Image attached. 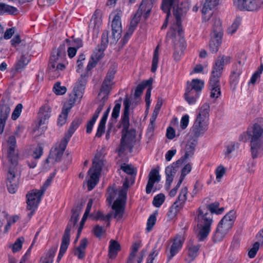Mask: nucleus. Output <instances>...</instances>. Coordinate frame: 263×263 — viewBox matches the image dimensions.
<instances>
[{"instance_id":"14","label":"nucleus","mask_w":263,"mask_h":263,"mask_svg":"<svg viewBox=\"0 0 263 263\" xmlns=\"http://www.w3.org/2000/svg\"><path fill=\"white\" fill-rule=\"evenodd\" d=\"M113 17L112 21V34L111 39H112V43L116 42L121 36V33L122 31L121 21V17L122 15V12L120 10H116L112 12L111 14Z\"/></svg>"},{"instance_id":"7","label":"nucleus","mask_w":263,"mask_h":263,"mask_svg":"<svg viewBox=\"0 0 263 263\" xmlns=\"http://www.w3.org/2000/svg\"><path fill=\"white\" fill-rule=\"evenodd\" d=\"M210 105L205 103L199 108L196 120L192 128L193 136L198 138L208 130L209 124Z\"/></svg>"},{"instance_id":"30","label":"nucleus","mask_w":263,"mask_h":263,"mask_svg":"<svg viewBox=\"0 0 263 263\" xmlns=\"http://www.w3.org/2000/svg\"><path fill=\"white\" fill-rule=\"evenodd\" d=\"M219 0H214L212 5L208 2L204 3L202 9V19L204 22L208 21L212 15V9L219 4Z\"/></svg>"},{"instance_id":"36","label":"nucleus","mask_w":263,"mask_h":263,"mask_svg":"<svg viewBox=\"0 0 263 263\" xmlns=\"http://www.w3.org/2000/svg\"><path fill=\"white\" fill-rule=\"evenodd\" d=\"M82 119L81 118L75 119L71 123L68 131L65 133L67 138H70L79 126L81 124Z\"/></svg>"},{"instance_id":"58","label":"nucleus","mask_w":263,"mask_h":263,"mask_svg":"<svg viewBox=\"0 0 263 263\" xmlns=\"http://www.w3.org/2000/svg\"><path fill=\"white\" fill-rule=\"evenodd\" d=\"M7 186L9 193L14 194L17 189V181H13V182L12 181L7 182Z\"/></svg>"},{"instance_id":"54","label":"nucleus","mask_w":263,"mask_h":263,"mask_svg":"<svg viewBox=\"0 0 263 263\" xmlns=\"http://www.w3.org/2000/svg\"><path fill=\"white\" fill-rule=\"evenodd\" d=\"M240 23V20L239 18H236L232 25L229 28L228 32L229 34H232L234 33L237 30Z\"/></svg>"},{"instance_id":"21","label":"nucleus","mask_w":263,"mask_h":263,"mask_svg":"<svg viewBox=\"0 0 263 263\" xmlns=\"http://www.w3.org/2000/svg\"><path fill=\"white\" fill-rule=\"evenodd\" d=\"M187 193L188 191L186 187H184L181 190L177 200L170 208V212L175 214L183 208L187 200Z\"/></svg>"},{"instance_id":"6","label":"nucleus","mask_w":263,"mask_h":263,"mask_svg":"<svg viewBox=\"0 0 263 263\" xmlns=\"http://www.w3.org/2000/svg\"><path fill=\"white\" fill-rule=\"evenodd\" d=\"M67 64L64 50L60 47L54 49L51 52L48 71L49 76L53 79L59 77Z\"/></svg>"},{"instance_id":"50","label":"nucleus","mask_w":263,"mask_h":263,"mask_svg":"<svg viewBox=\"0 0 263 263\" xmlns=\"http://www.w3.org/2000/svg\"><path fill=\"white\" fill-rule=\"evenodd\" d=\"M24 238L22 237L18 238L12 247V250L13 253L17 252L21 250Z\"/></svg>"},{"instance_id":"13","label":"nucleus","mask_w":263,"mask_h":263,"mask_svg":"<svg viewBox=\"0 0 263 263\" xmlns=\"http://www.w3.org/2000/svg\"><path fill=\"white\" fill-rule=\"evenodd\" d=\"M152 8V4L148 3V0H142L138 11L130 22L128 29L134 31L141 20L142 15H143L144 20L147 19L150 15Z\"/></svg>"},{"instance_id":"59","label":"nucleus","mask_w":263,"mask_h":263,"mask_svg":"<svg viewBox=\"0 0 263 263\" xmlns=\"http://www.w3.org/2000/svg\"><path fill=\"white\" fill-rule=\"evenodd\" d=\"M22 105L21 104H18L16 106L15 109L12 114L11 118L13 120H16L20 116L22 111Z\"/></svg>"},{"instance_id":"26","label":"nucleus","mask_w":263,"mask_h":263,"mask_svg":"<svg viewBox=\"0 0 263 263\" xmlns=\"http://www.w3.org/2000/svg\"><path fill=\"white\" fill-rule=\"evenodd\" d=\"M73 105L74 101L72 99H71L70 101H68V102L64 104L62 112L59 115L57 123L58 125L62 126L66 123L68 114Z\"/></svg>"},{"instance_id":"11","label":"nucleus","mask_w":263,"mask_h":263,"mask_svg":"<svg viewBox=\"0 0 263 263\" xmlns=\"http://www.w3.org/2000/svg\"><path fill=\"white\" fill-rule=\"evenodd\" d=\"M103 165V160L97 156H95L92 161V166L88 172L89 175V178L88 180V189L89 191L92 190L98 183Z\"/></svg>"},{"instance_id":"42","label":"nucleus","mask_w":263,"mask_h":263,"mask_svg":"<svg viewBox=\"0 0 263 263\" xmlns=\"http://www.w3.org/2000/svg\"><path fill=\"white\" fill-rule=\"evenodd\" d=\"M75 225H73V223L71 222H69L64 232V234L63 236L62 242L64 243L67 245L69 244V241H70V231L73 227H74Z\"/></svg>"},{"instance_id":"10","label":"nucleus","mask_w":263,"mask_h":263,"mask_svg":"<svg viewBox=\"0 0 263 263\" xmlns=\"http://www.w3.org/2000/svg\"><path fill=\"white\" fill-rule=\"evenodd\" d=\"M51 179H48L40 190H32L27 195V209L30 211L29 214L30 216L33 214V213L37 209V207L41 201V197L44 194L47 187L50 183Z\"/></svg>"},{"instance_id":"28","label":"nucleus","mask_w":263,"mask_h":263,"mask_svg":"<svg viewBox=\"0 0 263 263\" xmlns=\"http://www.w3.org/2000/svg\"><path fill=\"white\" fill-rule=\"evenodd\" d=\"M242 69L240 62L233 65L230 76V82L231 85L235 86L238 83L239 77L242 72Z\"/></svg>"},{"instance_id":"41","label":"nucleus","mask_w":263,"mask_h":263,"mask_svg":"<svg viewBox=\"0 0 263 263\" xmlns=\"http://www.w3.org/2000/svg\"><path fill=\"white\" fill-rule=\"evenodd\" d=\"M237 147V144L234 142H231L228 143L223 150L225 157L228 159L231 158V154L235 151Z\"/></svg>"},{"instance_id":"52","label":"nucleus","mask_w":263,"mask_h":263,"mask_svg":"<svg viewBox=\"0 0 263 263\" xmlns=\"http://www.w3.org/2000/svg\"><path fill=\"white\" fill-rule=\"evenodd\" d=\"M151 82L149 81H147L146 82H144L141 84H139L135 92V96L136 97H140L141 94L142 93L143 89L148 85L151 84Z\"/></svg>"},{"instance_id":"5","label":"nucleus","mask_w":263,"mask_h":263,"mask_svg":"<svg viewBox=\"0 0 263 263\" xmlns=\"http://www.w3.org/2000/svg\"><path fill=\"white\" fill-rule=\"evenodd\" d=\"M128 186V182L126 181L123 183V189L115 190L112 187H110L108 190L107 200L109 203L117 197L112 206L115 211L114 218L117 220L121 219L123 217Z\"/></svg>"},{"instance_id":"2","label":"nucleus","mask_w":263,"mask_h":263,"mask_svg":"<svg viewBox=\"0 0 263 263\" xmlns=\"http://www.w3.org/2000/svg\"><path fill=\"white\" fill-rule=\"evenodd\" d=\"M124 113L122 117L123 134L121 139V143L118 150L119 155L121 156L128 153H131L135 142L136 131L134 129L128 130L129 125V110L130 102L128 99L124 100Z\"/></svg>"},{"instance_id":"45","label":"nucleus","mask_w":263,"mask_h":263,"mask_svg":"<svg viewBox=\"0 0 263 263\" xmlns=\"http://www.w3.org/2000/svg\"><path fill=\"white\" fill-rule=\"evenodd\" d=\"M63 153L64 152H61V151H59L55 147L52 148L50 151L49 159H52L54 160L55 161L58 162L60 160Z\"/></svg>"},{"instance_id":"55","label":"nucleus","mask_w":263,"mask_h":263,"mask_svg":"<svg viewBox=\"0 0 263 263\" xmlns=\"http://www.w3.org/2000/svg\"><path fill=\"white\" fill-rule=\"evenodd\" d=\"M53 90L57 95H62L66 92V88L65 86H61L59 83H57L53 87Z\"/></svg>"},{"instance_id":"17","label":"nucleus","mask_w":263,"mask_h":263,"mask_svg":"<svg viewBox=\"0 0 263 263\" xmlns=\"http://www.w3.org/2000/svg\"><path fill=\"white\" fill-rule=\"evenodd\" d=\"M51 108L48 104L42 105L38 112V128L44 131L47 129L49 119L51 117Z\"/></svg>"},{"instance_id":"60","label":"nucleus","mask_w":263,"mask_h":263,"mask_svg":"<svg viewBox=\"0 0 263 263\" xmlns=\"http://www.w3.org/2000/svg\"><path fill=\"white\" fill-rule=\"evenodd\" d=\"M156 221V217L154 215H151L147 221V230L148 231L152 230V228L155 225Z\"/></svg>"},{"instance_id":"61","label":"nucleus","mask_w":263,"mask_h":263,"mask_svg":"<svg viewBox=\"0 0 263 263\" xmlns=\"http://www.w3.org/2000/svg\"><path fill=\"white\" fill-rule=\"evenodd\" d=\"M203 186V183L199 181H197L194 185V189L192 192L193 195H195L200 193L202 190Z\"/></svg>"},{"instance_id":"12","label":"nucleus","mask_w":263,"mask_h":263,"mask_svg":"<svg viewBox=\"0 0 263 263\" xmlns=\"http://www.w3.org/2000/svg\"><path fill=\"white\" fill-rule=\"evenodd\" d=\"M221 25V23L219 19L215 18L214 20L211 39L209 43L210 50L213 53H216L218 51L221 43L222 32Z\"/></svg>"},{"instance_id":"33","label":"nucleus","mask_w":263,"mask_h":263,"mask_svg":"<svg viewBox=\"0 0 263 263\" xmlns=\"http://www.w3.org/2000/svg\"><path fill=\"white\" fill-rule=\"evenodd\" d=\"M197 140H193L192 141H189L186 144L185 148V154L181 159L182 160V162L185 159L191 157L194 153L196 145L197 144Z\"/></svg>"},{"instance_id":"16","label":"nucleus","mask_w":263,"mask_h":263,"mask_svg":"<svg viewBox=\"0 0 263 263\" xmlns=\"http://www.w3.org/2000/svg\"><path fill=\"white\" fill-rule=\"evenodd\" d=\"M86 83V75L82 74L76 82L73 88V93L70 95L68 101H70L71 99H73L74 104L77 101H80L83 96Z\"/></svg>"},{"instance_id":"24","label":"nucleus","mask_w":263,"mask_h":263,"mask_svg":"<svg viewBox=\"0 0 263 263\" xmlns=\"http://www.w3.org/2000/svg\"><path fill=\"white\" fill-rule=\"evenodd\" d=\"M161 179V176L159 171L156 169H153L148 174V180L146 187V192L150 194L155 183H158Z\"/></svg>"},{"instance_id":"57","label":"nucleus","mask_w":263,"mask_h":263,"mask_svg":"<svg viewBox=\"0 0 263 263\" xmlns=\"http://www.w3.org/2000/svg\"><path fill=\"white\" fill-rule=\"evenodd\" d=\"M259 243L256 242L253 246V247L249 250L248 256L250 258H252L255 257L257 251L259 249Z\"/></svg>"},{"instance_id":"27","label":"nucleus","mask_w":263,"mask_h":263,"mask_svg":"<svg viewBox=\"0 0 263 263\" xmlns=\"http://www.w3.org/2000/svg\"><path fill=\"white\" fill-rule=\"evenodd\" d=\"M108 43V32H104L102 35V42L100 45L98 46L93 52V57L97 59H100L102 58L104 51L106 48Z\"/></svg>"},{"instance_id":"25","label":"nucleus","mask_w":263,"mask_h":263,"mask_svg":"<svg viewBox=\"0 0 263 263\" xmlns=\"http://www.w3.org/2000/svg\"><path fill=\"white\" fill-rule=\"evenodd\" d=\"M16 139L14 136H11L8 140V155L9 160L12 164H15L17 160V155L15 153Z\"/></svg>"},{"instance_id":"9","label":"nucleus","mask_w":263,"mask_h":263,"mask_svg":"<svg viewBox=\"0 0 263 263\" xmlns=\"http://www.w3.org/2000/svg\"><path fill=\"white\" fill-rule=\"evenodd\" d=\"M203 87L204 82L200 79H194L187 82L184 99L190 105L196 102Z\"/></svg>"},{"instance_id":"20","label":"nucleus","mask_w":263,"mask_h":263,"mask_svg":"<svg viewBox=\"0 0 263 263\" xmlns=\"http://www.w3.org/2000/svg\"><path fill=\"white\" fill-rule=\"evenodd\" d=\"M184 241V237L182 234H178L172 240L169 253L167 254V261H170L181 249Z\"/></svg>"},{"instance_id":"8","label":"nucleus","mask_w":263,"mask_h":263,"mask_svg":"<svg viewBox=\"0 0 263 263\" xmlns=\"http://www.w3.org/2000/svg\"><path fill=\"white\" fill-rule=\"evenodd\" d=\"M235 212L230 211L219 222L214 235V240H221L231 229L236 218Z\"/></svg>"},{"instance_id":"48","label":"nucleus","mask_w":263,"mask_h":263,"mask_svg":"<svg viewBox=\"0 0 263 263\" xmlns=\"http://www.w3.org/2000/svg\"><path fill=\"white\" fill-rule=\"evenodd\" d=\"M192 170V166L190 164H187L184 165L181 171V174L178 181V185H180L184 179L185 177Z\"/></svg>"},{"instance_id":"1","label":"nucleus","mask_w":263,"mask_h":263,"mask_svg":"<svg viewBox=\"0 0 263 263\" xmlns=\"http://www.w3.org/2000/svg\"><path fill=\"white\" fill-rule=\"evenodd\" d=\"M179 0H163L161 9L164 12L166 13L165 22L162 26V29L167 27V20L171 14V8H173V15L176 18V24H174L168 32L167 37H173L177 32L179 35L182 31L181 27V17L189 10V4L187 2L179 4Z\"/></svg>"},{"instance_id":"44","label":"nucleus","mask_w":263,"mask_h":263,"mask_svg":"<svg viewBox=\"0 0 263 263\" xmlns=\"http://www.w3.org/2000/svg\"><path fill=\"white\" fill-rule=\"evenodd\" d=\"M159 61V46H157L154 51V55L152 60V65L151 71L155 72L158 67V63Z\"/></svg>"},{"instance_id":"37","label":"nucleus","mask_w":263,"mask_h":263,"mask_svg":"<svg viewBox=\"0 0 263 263\" xmlns=\"http://www.w3.org/2000/svg\"><path fill=\"white\" fill-rule=\"evenodd\" d=\"M57 249V245L52 247L45 256L42 257L41 263H52Z\"/></svg>"},{"instance_id":"47","label":"nucleus","mask_w":263,"mask_h":263,"mask_svg":"<svg viewBox=\"0 0 263 263\" xmlns=\"http://www.w3.org/2000/svg\"><path fill=\"white\" fill-rule=\"evenodd\" d=\"M226 172V168L222 165H219L215 170L216 179L220 182Z\"/></svg>"},{"instance_id":"35","label":"nucleus","mask_w":263,"mask_h":263,"mask_svg":"<svg viewBox=\"0 0 263 263\" xmlns=\"http://www.w3.org/2000/svg\"><path fill=\"white\" fill-rule=\"evenodd\" d=\"M120 250V246L119 243L115 240H111L109 246L108 256L109 258H115Z\"/></svg>"},{"instance_id":"34","label":"nucleus","mask_w":263,"mask_h":263,"mask_svg":"<svg viewBox=\"0 0 263 263\" xmlns=\"http://www.w3.org/2000/svg\"><path fill=\"white\" fill-rule=\"evenodd\" d=\"M88 243V240L86 238L82 239L79 247H77L74 251V255L79 258L82 259L85 256V249Z\"/></svg>"},{"instance_id":"39","label":"nucleus","mask_w":263,"mask_h":263,"mask_svg":"<svg viewBox=\"0 0 263 263\" xmlns=\"http://www.w3.org/2000/svg\"><path fill=\"white\" fill-rule=\"evenodd\" d=\"M10 112V108L7 104L0 103V120L7 121Z\"/></svg>"},{"instance_id":"15","label":"nucleus","mask_w":263,"mask_h":263,"mask_svg":"<svg viewBox=\"0 0 263 263\" xmlns=\"http://www.w3.org/2000/svg\"><path fill=\"white\" fill-rule=\"evenodd\" d=\"M117 69L115 66L111 67L103 82L101 88L100 89V93H103L104 96L103 97V102L102 103L104 104V102L107 100V96L109 93L110 90L111 88V86L113 84V80L114 79L115 74L116 72Z\"/></svg>"},{"instance_id":"51","label":"nucleus","mask_w":263,"mask_h":263,"mask_svg":"<svg viewBox=\"0 0 263 263\" xmlns=\"http://www.w3.org/2000/svg\"><path fill=\"white\" fill-rule=\"evenodd\" d=\"M16 11L14 7L8 5L0 3V14L5 13H12Z\"/></svg>"},{"instance_id":"32","label":"nucleus","mask_w":263,"mask_h":263,"mask_svg":"<svg viewBox=\"0 0 263 263\" xmlns=\"http://www.w3.org/2000/svg\"><path fill=\"white\" fill-rule=\"evenodd\" d=\"M104 107V104L101 103L97 109L95 111V112L93 115L91 119L87 122V126H86V132L88 134H90L92 130V128L93 125L95 124L96 121H97L100 113Z\"/></svg>"},{"instance_id":"49","label":"nucleus","mask_w":263,"mask_h":263,"mask_svg":"<svg viewBox=\"0 0 263 263\" xmlns=\"http://www.w3.org/2000/svg\"><path fill=\"white\" fill-rule=\"evenodd\" d=\"M70 139V138H67L66 135H65L64 138L59 143H57L56 144L54 147L58 149L59 151H61V152H64Z\"/></svg>"},{"instance_id":"62","label":"nucleus","mask_w":263,"mask_h":263,"mask_svg":"<svg viewBox=\"0 0 263 263\" xmlns=\"http://www.w3.org/2000/svg\"><path fill=\"white\" fill-rule=\"evenodd\" d=\"M189 123V116L188 115H184L180 121V127L182 129L186 128Z\"/></svg>"},{"instance_id":"4","label":"nucleus","mask_w":263,"mask_h":263,"mask_svg":"<svg viewBox=\"0 0 263 263\" xmlns=\"http://www.w3.org/2000/svg\"><path fill=\"white\" fill-rule=\"evenodd\" d=\"M231 59L229 56L220 55L215 60L212 67L209 80L210 98L216 100L221 95L220 78L221 76L224 65L230 63Z\"/></svg>"},{"instance_id":"18","label":"nucleus","mask_w":263,"mask_h":263,"mask_svg":"<svg viewBox=\"0 0 263 263\" xmlns=\"http://www.w3.org/2000/svg\"><path fill=\"white\" fill-rule=\"evenodd\" d=\"M247 134L251 141L263 140V118L258 119L253 126L248 129Z\"/></svg>"},{"instance_id":"38","label":"nucleus","mask_w":263,"mask_h":263,"mask_svg":"<svg viewBox=\"0 0 263 263\" xmlns=\"http://www.w3.org/2000/svg\"><path fill=\"white\" fill-rule=\"evenodd\" d=\"M29 60L30 57L28 54H22L15 64L16 70L18 71L24 68L28 64Z\"/></svg>"},{"instance_id":"29","label":"nucleus","mask_w":263,"mask_h":263,"mask_svg":"<svg viewBox=\"0 0 263 263\" xmlns=\"http://www.w3.org/2000/svg\"><path fill=\"white\" fill-rule=\"evenodd\" d=\"M252 156L256 158L263 154V140L251 141Z\"/></svg>"},{"instance_id":"23","label":"nucleus","mask_w":263,"mask_h":263,"mask_svg":"<svg viewBox=\"0 0 263 263\" xmlns=\"http://www.w3.org/2000/svg\"><path fill=\"white\" fill-rule=\"evenodd\" d=\"M140 248L138 243H134L131 248V251L126 263H141L143 258V254L142 252L138 253Z\"/></svg>"},{"instance_id":"3","label":"nucleus","mask_w":263,"mask_h":263,"mask_svg":"<svg viewBox=\"0 0 263 263\" xmlns=\"http://www.w3.org/2000/svg\"><path fill=\"white\" fill-rule=\"evenodd\" d=\"M219 203L215 202L209 205L210 212L206 209H199L198 211L197 220V234L199 240L202 241L209 235L212 223V213L221 214L223 208L219 209Z\"/></svg>"},{"instance_id":"56","label":"nucleus","mask_w":263,"mask_h":263,"mask_svg":"<svg viewBox=\"0 0 263 263\" xmlns=\"http://www.w3.org/2000/svg\"><path fill=\"white\" fill-rule=\"evenodd\" d=\"M68 246L69 245L62 242L61 243L59 253L57 259V262H59L61 260L62 257L63 256L64 254L66 252Z\"/></svg>"},{"instance_id":"46","label":"nucleus","mask_w":263,"mask_h":263,"mask_svg":"<svg viewBox=\"0 0 263 263\" xmlns=\"http://www.w3.org/2000/svg\"><path fill=\"white\" fill-rule=\"evenodd\" d=\"M111 215L110 214H108L106 215H104L102 213H101L100 211L97 212L94 218L96 220H100L101 221H104L107 222L106 226L109 227L110 225V219Z\"/></svg>"},{"instance_id":"64","label":"nucleus","mask_w":263,"mask_h":263,"mask_svg":"<svg viewBox=\"0 0 263 263\" xmlns=\"http://www.w3.org/2000/svg\"><path fill=\"white\" fill-rule=\"evenodd\" d=\"M121 108V104L119 103H117L114 106L112 113H111V118L114 119H117L119 116L120 113Z\"/></svg>"},{"instance_id":"22","label":"nucleus","mask_w":263,"mask_h":263,"mask_svg":"<svg viewBox=\"0 0 263 263\" xmlns=\"http://www.w3.org/2000/svg\"><path fill=\"white\" fill-rule=\"evenodd\" d=\"M182 163V160L179 159L176 162L172 163L171 165H169L165 168V186L167 189L170 188L171 183L173 181L174 177L178 170L179 165Z\"/></svg>"},{"instance_id":"53","label":"nucleus","mask_w":263,"mask_h":263,"mask_svg":"<svg viewBox=\"0 0 263 263\" xmlns=\"http://www.w3.org/2000/svg\"><path fill=\"white\" fill-rule=\"evenodd\" d=\"M165 196L163 194H159L154 197L153 203L156 207L159 208L163 204Z\"/></svg>"},{"instance_id":"43","label":"nucleus","mask_w":263,"mask_h":263,"mask_svg":"<svg viewBox=\"0 0 263 263\" xmlns=\"http://www.w3.org/2000/svg\"><path fill=\"white\" fill-rule=\"evenodd\" d=\"M65 42L67 46L74 47L77 50L82 47L83 46L82 41L79 38L76 39H66Z\"/></svg>"},{"instance_id":"63","label":"nucleus","mask_w":263,"mask_h":263,"mask_svg":"<svg viewBox=\"0 0 263 263\" xmlns=\"http://www.w3.org/2000/svg\"><path fill=\"white\" fill-rule=\"evenodd\" d=\"M121 169L129 175L135 174L134 169L131 165L123 164L121 166Z\"/></svg>"},{"instance_id":"31","label":"nucleus","mask_w":263,"mask_h":263,"mask_svg":"<svg viewBox=\"0 0 263 263\" xmlns=\"http://www.w3.org/2000/svg\"><path fill=\"white\" fill-rule=\"evenodd\" d=\"M186 47V43L183 39H181L178 43L175 44V49L173 57L175 60L178 61L183 55L184 51Z\"/></svg>"},{"instance_id":"19","label":"nucleus","mask_w":263,"mask_h":263,"mask_svg":"<svg viewBox=\"0 0 263 263\" xmlns=\"http://www.w3.org/2000/svg\"><path fill=\"white\" fill-rule=\"evenodd\" d=\"M234 5L240 10H257L263 6V2L260 0H239Z\"/></svg>"},{"instance_id":"40","label":"nucleus","mask_w":263,"mask_h":263,"mask_svg":"<svg viewBox=\"0 0 263 263\" xmlns=\"http://www.w3.org/2000/svg\"><path fill=\"white\" fill-rule=\"evenodd\" d=\"M199 248V245L191 244L188 246V256L190 258L191 261H192L198 255Z\"/></svg>"}]
</instances>
